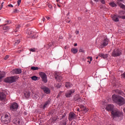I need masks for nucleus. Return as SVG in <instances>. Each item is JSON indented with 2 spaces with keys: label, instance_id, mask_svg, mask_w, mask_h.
Returning a JSON list of instances; mask_svg holds the SVG:
<instances>
[{
  "label": "nucleus",
  "instance_id": "obj_1",
  "mask_svg": "<svg viewBox=\"0 0 125 125\" xmlns=\"http://www.w3.org/2000/svg\"><path fill=\"white\" fill-rule=\"evenodd\" d=\"M111 115L113 119L115 118H120V117H123V112L119 111V109H114L111 111Z\"/></svg>",
  "mask_w": 125,
  "mask_h": 125
},
{
  "label": "nucleus",
  "instance_id": "obj_2",
  "mask_svg": "<svg viewBox=\"0 0 125 125\" xmlns=\"http://www.w3.org/2000/svg\"><path fill=\"white\" fill-rule=\"evenodd\" d=\"M1 121L2 124L7 125L10 123V117L7 114H5L4 116L1 117Z\"/></svg>",
  "mask_w": 125,
  "mask_h": 125
},
{
  "label": "nucleus",
  "instance_id": "obj_3",
  "mask_svg": "<svg viewBox=\"0 0 125 125\" xmlns=\"http://www.w3.org/2000/svg\"><path fill=\"white\" fill-rule=\"evenodd\" d=\"M17 80V76H11L10 77H7L5 79L4 82L5 83H15Z\"/></svg>",
  "mask_w": 125,
  "mask_h": 125
},
{
  "label": "nucleus",
  "instance_id": "obj_4",
  "mask_svg": "<svg viewBox=\"0 0 125 125\" xmlns=\"http://www.w3.org/2000/svg\"><path fill=\"white\" fill-rule=\"evenodd\" d=\"M122 54V50L116 48L114 49L111 53V56L112 57H118V56H121Z\"/></svg>",
  "mask_w": 125,
  "mask_h": 125
},
{
  "label": "nucleus",
  "instance_id": "obj_5",
  "mask_svg": "<svg viewBox=\"0 0 125 125\" xmlns=\"http://www.w3.org/2000/svg\"><path fill=\"white\" fill-rule=\"evenodd\" d=\"M19 107V105H18V104L14 102L11 104L9 106V108L11 111H12V112H15L18 110Z\"/></svg>",
  "mask_w": 125,
  "mask_h": 125
},
{
  "label": "nucleus",
  "instance_id": "obj_6",
  "mask_svg": "<svg viewBox=\"0 0 125 125\" xmlns=\"http://www.w3.org/2000/svg\"><path fill=\"white\" fill-rule=\"evenodd\" d=\"M73 120H77V115L75 113L70 112L68 114V120L72 122Z\"/></svg>",
  "mask_w": 125,
  "mask_h": 125
},
{
  "label": "nucleus",
  "instance_id": "obj_7",
  "mask_svg": "<svg viewBox=\"0 0 125 125\" xmlns=\"http://www.w3.org/2000/svg\"><path fill=\"white\" fill-rule=\"evenodd\" d=\"M42 81H43L44 83H47V77L46 76V74L44 72H40L39 74Z\"/></svg>",
  "mask_w": 125,
  "mask_h": 125
},
{
  "label": "nucleus",
  "instance_id": "obj_8",
  "mask_svg": "<svg viewBox=\"0 0 125 125\" xmlns=\"http://www.w3.org/2000/svg\"><path fill=\"white\" fill-rule=\"evenodd\" d=\"M26 34L28 35V38H31V39H36V35L34 33V32L32 31V30H30L29 29H27Z\"/></svg>",
  "mask_w": 125,
  "mask_h": 125
},
{
  "label": "nucleus",
  "instance_id": "obj_9",
  "mask_svg": "<svg viewBox=\"0 0 125 125\" xmlns=\"http://www.w3.org/2000/svg\"><path fill=\"white\" fill-rule=\"evenodd\" d=\"M125 104V100L123 97L120 96L118 101L116 103V104H118L119 106H123Z\"/></svg>",
  "mask_w": 125,
  "mask_h": 125
},
{
  "label": "nucleus",
  "instance_id": "obj_10",
  "mask_svg": "<svg viewBox=\"0 0 125 125\" xmlns=\"http://www.w3.org/2000/svg\"><path fill=\"white\" fill-rule=\"evenodd\" d=\"M75 93V89H71L69 91H67L66 93L65 94V96L67 98H70V97H72V95L73 93Z\"/></svg>",
  "mask_w": 125,
  "mask_h": 125
},
{
  "label": "nucleus",
  "instance_id": "obj_11",
  "mask_svg": "<svg viewBox=\"0 0 125 125\" xmlns=\"http://www.w3.org/2000/svg\"><path fill=\"white\" fill-rule=\"evenodd\" d=\"M121 96L118 95L113 94L112 96V101L114 103H117V101L119 100Z\"/></svg>",
  "mask_w": 125,
  "mask_h": 125
},
{
  "label": "nucleus",
  "instance_id": "obj_12",
  "mask_svg": "<svg viewBox=\"0 0 125 125\" xmlns=\"http://www.w3.org/2000/svg\"><path fill=\"white\" fill-rule=\"evenodd\" d=\"M11 73H13V75H14L15 74H16V75H18L22 73V70L20 68H17L12 70Z\"/></svg>",
  "mask_w": 125,
  "mask_h": 125
},
{
  "label": "nucleus",
  "instance_id": "obj_13",
  "mask_svg": "<svg viewBox=\"0 0 125 125\" xmlns=\"http://www.w3.org/2000/svg\"><path fill=\"white\" fill-rule=\"evenodd\" d=\"M42 89L43 91L46 93V94H49V93H50V89L46 86L42 87Z\"/></svg>",
  "mask_w": 125,
  "mask_h": 125
},
{
  "label": "nucleus",
  "instance_id": "obj_14",
  "mask_svg": "<svg viewBox=\"0 0 125 125\" xmlns=\"http://www.w3.org/2000/svg\"><path fill=\"white\" fill-rule=\"evenodd\" d=\"M105 110L107 111H113L114 110V105L107 104L105 107Z\"/></svg>",
  "mask_w": 125,
  "mask_h": 125
},
{
  "label": "nucleus",
  "instance_id": "obj_15",
  "mask_svg": "<svg viewBox=\"0 0 125 125\" xmlns=\"http://www.w3.org/2000/svg\"><path fill=\"white\" fill-rule=\"evenodd\" d=\"M55 78L56 79V81L57 82H59V83H60V82L62 81V79H63V77H62V76H61V75L55 74Z\"/></svg>",
  "mask_w": 125,
  "mask_h": 125
},
{
  "label": "nucleus",
  "instance_id": "obj_16",
  "mask_svg": "<svg viewBox=\"0 0 125 125\" xmlns=\"http://www.w3.org/2000/svg\"><path fill=\"white\" fill-rule=\"evenodd\" d=\"M6 95L3 92H0V101H3L5 100Z\"/></svg>",
  "mask_w": 125,
  "mask_h": 125
},
{
  "label": "nucleus",
  "instance_id": "obj_17",
  "mask_svg": "<svg viewBox=\"0 0 125 125\" xmlns=\"http://www.w3.org/2000/svg\"><path fill=\"white\" fill-rule=\"evenodd\" d=\"M102 45H103L104 46H106L108 45V43H109V40L107 38H105L102 41Z\"/></svg>",
  "mask_w": 125,
  "mask_h": 125
},
{
  "label": "nucleus",
  "instance_id": "obj_18",
  "mask_svg": "<svg viewBox=\"0 0 125 125\" xmlns=\"http://www.w3.org/2000/svg\"><path fill=\"white\" fill-rule=\"evenodd\" d=\"M112 19L114 22H119L120 19L118 18V15H113L112 16Z\"/></svg>",
  "mask_w": 125,
  "mask_h": 125
},
{
  "label": "nucleus",
  "instance_id": "obj_19",
  "mask_svg": "<svg viewBox=\"0 0 125 125\" xmlns=\"http://www.w3.org/2000/svg\"><path fill=\"white\" fill-rule=\"evenodd\" d=\"M113 93H116V94H120V95H123L124 94V92L119 89L113 90Z\"/></svg>",
  "mask_w": 125,
  "mask_h": 125
},
{
  "label": "nucleus",
  "instance_id": "obj_20",
  "mask_svg": "<svg viewBox=\"0 0 125 125\" xmlns=\"http://www.w3.org/2000/svg\"><path fill=\"white\" fill-rule=\"evenodd\" d=\"M51 101V99H48V100L46 102H45L42 107L44 110V109H45V108H46V106H47V105H49Z\"/></svg>",
  "mask_w": 125,
  "mask_h": 125
},
{
  "label": "nucleus",
  "instance_id": "obj_21",
  "mask_svg": "<svg viewBox=\"0 0 125 125\" xmlns=\"http://www.w3.org/2000/svg\"><path fill=\"white\" fill-rule=\"evenodd\" d=\"M80 109L81 111H83V113H86L88 111L87 108L84 106L81 107Z\"/></svg>",
  "mask_w": 125,
  "mask_h": 125
},
{
  "label": "nucleus",
  "instance_id": "obj_22",
  "mask_svg": "<svg viewBox=\"0 0 125 125\" xmlns=\"http://www.w3.org/2000/svg\"><path fill=\"white\" fill-rule=\"evenodd\" d=\"M65 86L67 87V88H70V87L73 86V85L70 82H66L65 84Z\"/></svg>",
  "mask_w": 125,
  "mask_h": 125
},
{
  "label": "nucleus",
  "instance_id": "obj_23",
  "mask_svg": "<svg viewBox=\"0 0 125 125\" xmlns=\"http://www.w3.org/2000/svg\"><path fill=\"white\" fill-rule=\"evenodd\" d=\"M99 56L102 57L104 59H106L108 57V54H100Z\"/></svg>",
  "mask_w": 125,
  "mask_h": 125
},
{
  "label": "nucleus",
  "instance_id": "obj_24",
  "mask_svg": "<svg viewBox=\"0 0 125 125\" xmlns=\"http://www.w3.org/2000/svg\"><path fill=\"white\" fill-rule=\"evenodd\" d=\"M71 51L72 53H73V54H77V53H78V49L72 48Z\"/></svg>",
  "mask_w": 125,
  "mask_h": 125
},
{
  "label": "nucleus",
  "instance_id": "obj_25",
  "mask_svg": "<svg viewBox=\"0 0 125 125\" xmlns=\"http://www.w3.org/2000/svg\"><path fill=\"white\" fill-rule=\"evenodd\" d=\"M80 96H79V95H75L73 98V100L74 101H79V100H80Z\"/></svg>",
  "mask_w": 125,
  "mask_h": 125
},
{
  "label": "nucleus",
  "instance_id": "obj_26",
  "mask_svg": "<svg viewBox=\"0 0 125 125\" xmlns=\"http://www.w3.org/2000/svg\"><path fill=\"white\" fill-rule=\"evenodd\" d=\"M30 95H31V92H25L24 93V96L26 98H29Z\"/></svg>",
  "mask_w": 125,
  "mask_h": 125
},
{
  "label": "nucleus",
  "instance_id": "obj_27",
  "mask_svg": "<svg viewBox=\"0 0 125 125\" xmlns=\"http://www.w3.org/2000/svg\"><path fill=\"white\" fill-rule=\"evenodd\" d=\"M109 5L112 7H116V6H117V4L115 3V2L113 1L109 3Z\"/></svg>",
  "mask_w": 125,
  "mask_h": 125
},
{
  "label": "nucleus",
  "instance_id": "obj_28",
  "mask_svg": "<svg viewBox=\"0 0 125 125\" xmlns=\"http://www.w3.org/2000/svg\"><path fill=\"white\" fill-rule=\"evenodd\" d=\"M4 78V72H0V82H1L0 80Z\"/></svg>",
  "mask_w": 125,
  "mask_h": 125
},
{
  "label": "nucleus",
  "instance_id": "obj_29",
  "mask_svg": "<svg viewBox=\"0 0 125 125\" xmlns=\"http://www.w3.org/2000/svg\"><path fill=\"white\" fill-rule=\"evenodd\" d=\"M31 69L33 70V71H36V70H38L39 69V67L38 66H32L31 67Z\"/></svg>",
  "mask_w": 125,
  "mask_h": 125
},
{
  "label": "nucleus",
  "instance_id": "obj_30",
  "mask_svg": "<svg viewBox=\"0 0 125 125\" xmlns=\"http://www.w3.org/2000/svg\"><path fill=\"white\" fill-rule=\"evenodd\" d=\"M38 78L39 77H38L36 76H33L31 77V79H32V81H37Z\"/></svg>",
  "mask_w": 125,
  "mask_h": 125
},
{
  "label": "nucleus",
  "instance_id": "obj_31",
  "mask_svg": "<svg viewBox=\"0 0 125 125\" xmlns=\"http://www.w3.org/2000/svg\"><path fill=\"white\" fill-rule=\"evenodd\" d=\"M33 98H34V99H40V96H39V95H38V94H35L34 95Z\"/></svg>",
  "mask_w": 125,
  "mask_h": 125
},
{
  "label": "nucleus",
  "instance_id": "obj_32",
  "mask_svg": "<svg viewBox=\"0 0 125 125\" xmlns=\"http://www.w3.org/2000/svg\"><path fill=\"white\" fill-rule=\"evenodd\" d=\"M10 29V28L9 27V26H4L3 27V30H9Z\"/></svg>",
  "mask_w": 125,
  "mask_h": 125
},
{
  "label": "nucleus",
  "instance_id": "obj_33",
  "mask_svg": "<svg viewBox=\"0 0 125 125\" xmlns=\"http://www.w3.org/2000/svg\"><path fill=\"white\" fill-rule=\"evenodd\" d=\"M58 120H59V118H58V117L54 118L52 119V121L53 122H56V121H57Z\"/></svg>",
  "mask_w": 125,
  "mask_h": 125
},
{
  "label": "nucleus",
  "instance_id": "obj_34",
  "mask_svg": "<svg viewBox=\"0 0 125 125\" xmlns=\"http://www.w3.org/2000/svg\"><path fill=\"white\" fill-rule=\"evenodd\" d=\"M15 122H16V125H20V120H19V119H18V120L16 119Z\"/></svg>",
  "mask_w": 125,
  "mask_h": 125
},
{
  "label": "nucleus",
  "instance_id": "obj_35",
  "mask_svg": "<svg viewBox=\"0 0 125 125\" xmlns=\"http://www.w3.org/2000/svg\"><path fill=\"white\" fill-rule=\"evenodd\" d=\"M65 21H66V23H69L70 22H71V20L69 18H67L65 20Z\"/></svg>",
  "mask_w": 125,
  "mask_h": 125
},
{
  "label": "nucleus",
  "instance_id": "obj_36",
  "mask_svg": "<svg viewBox=\"0 0 125 125\" xmlns=\"http://www.w3.org/2000/svg\"><path fill=\"white\" fill-rule=\"evenodd\" d=\"M117 4H118V5H119V6H120L123 4H122V1H117Z\"/></svg>",
  "mask_w": 125,
  "mask_h": 125
},
{
  "label": "nucleus",
  "instance_id": "obj_37",
  "mask_svg": "<svg viewBox=\"0 0 125 125\" xmlns=\"http://www.w3.org/2000/svg\"><path fill=\"white\" fill-rule=\"evenodd\" d=\"M61 83H58L57 85H56V87L57 88H60V87H61Z\"/></svg>",
  "mask_w": 125,
  "mask_h": 125
},
{
  "label": "nucleus",
  "instance_id": "obj_38",
  "mask_svg": "<svg viewBox=\"0 0 125 125\" xmlns=\"http://www.w3.org/2000/svg\"><path fill=\"white\" fill-rule=\"evenodd\" d=\"M29 51H32V52H35L36 49L35 48H30L29 49Z\"/></svg>",
  "mask_w": 125,
  "mask_h": 125
},
{
  "label": "nucleus",
  "instance_id": "obj_39",
  "mask_svg": "<svg viewBox=\"0 0 125 125\" xmlns=\"http://www.w3.org/2000/svg\"><path fill=\"white\" fill-rule=\"evenodd\" d=\"M101 3H102L103 4H105L106 3V2H105V0H100Z\"/></svg>",
  "mask_w": 125,
  "mask_h": 125
},
{
  "label": "nucleus",
  "instance_id": "obj_40",
  "mask_svg": "<svg viewBox=\"0 0 125 125\" xmlns=\"http://www.w3.org/2000/svg\"><path fill=\"white\" fill-rule=\"evenodd\" d=\"M48 6L49 7V8H50V9H52L53 8V6L52 5L50 4H48Z\"/></svg>",
  "mask_w": 125,
  "mask_h": 125
},
{
  "label": "nucleus",
  "instance_id": "obj_41",
  "mask_svg": "<svg viewBox=\"0 0 125 125\" xmlns=\"http://www.w3.org/2000/svg\"><path fill=\"white\" fill-rule=\"evenodd\" d=\"M120 7L121 8H123V9H125V5L124 4H122L121 6H120Z\"/></svg>",
  "mask_w": 125,
  "mask_h": 125
},
{
  "label": "nucleus",
  "instance_id": "obj_42",
  "mask_svg": "<svg viewBox=\"0 0 125 125\" xmlns=\"http://www.w3.org/2000/svg\"><path fill=\"white\" fill-rule=\"evenodd\" d=\"M14 13H18L19 12V10H17V9H16L13 11Z\"/></svg>",
  "mask_w": 125,
  "mask_h": 125
},
{
  "label": "nucleus",
  "instance_id": "obj_43",
  "mask_svg": "<svg viewBox=\"0 0 125 125\" xmlns=\"http://www.w3.org/2000/svg\"><path fill=\"white\" fill-rule=\"evenodd\" d=\"M15 44H18V43H20V41L19 40H17L15 42Z\"/></svg>",
  "mask_w": 125,
  "mask_h": 125
},
{
  "label": "nucleus",
  "instance_id": "obj_44",
  "mask_svg": "<svg viewBox=\"0 0 125 125\" xmlns=\"http://www.w3.org/2000/svg\"><path fill=\"white\" fill-rule=\"evenodd\" d=\"M3 7V2L1 3V6L0 7V10H1L2 9V8Z\"/></svg>",
  "mask_w": 125,
  "mask_h": 125
},
{
  "label": "nucleus",
  "instance_id": "obj_45",
  "mask_svg": "<svg viewBox=\"0 0 125 125\" xmlns=\"http://www.w3.org/2000/svg\"><path fill=\"white\" fill-rule=\"evenodd\" d=\"M8 58H9V56L6 55L5 56V57L4 58V60H7V59H8Z\"/></svg>",
  "mask_w": 125,
  "mask_h": 125
},
{
  "label": "nucleus",
  "instance_id": "obj_46",
  "mask_svg": "<svg viewBox=\"0 0 125 125\" xmlns=\"http://www.w3.org/2000/svg\"><path fill=\"white\" fill-rule=\"evenodd\" d=\"M52 45H53V42H51V43H49L48 44V46L49 47H51V46H52Z\"/></svg>",
  "mask_w": 125,
  "mask_h": 125
},
{
  "label": "nucleus",
  "instance_id": "obj_47",
  "mask_svg": "<svg viewBox=\"0 0 125 125\" xmlns=\"http://www.w3.org/2000/svg\"><path fill=\"white\" fill-rule=\"evenodd\" d=\"M17 2H18V6H19V5H20V3H21V0H18L17 1Z\"/></svg>",
  "mask_w": 125,
  "mask_h": 125
},
{
  "label": "nucleus",
  "instance_id": "obj_48",
  "mask_svg": "<svg viewBox=\"0 0 125 125\" xmlns=\"http://www.w3.org/2000/svg\"><path fill=\"white\" fill-rule=\"evenodd\" d=\"M79 52H84V50H83V49H80Z\"/></svg>",
  "mask_w": 125,
  "mask_h": 125
},
{
  "label": "nucleus",
  "instance_id": "obj_49",
  "mask_svg": "<svg viewBox=\"0 0 125 125\" xmlns=\"http://www.w3.org/2000/svg\"><path fill=\"white\" fill-rule=\"evenodd\" d=\"M88 59H90V61L91 62L92 61V57H88L87 58Z\"/></svg>",
  "mask_w": 125,
  "mask_h": 125
},
{
  "label": "nucleus",
  "instance_id": "obj_50",
  "mask_svg": "<svg viewBox=\"0 0 125 125\" xmlns=\"http://www.w3.org/2000/svg\"><path fill=\"white\" fill-rule=\"evenodd\" d=\"M65 117H66V114L64 113V114L62 116V119H63V118H65Z\"/></svg>",
  "mask_w": 125,
  "mask_h": 125
},
{
  "label": "nucleus",
  "instance_id": "obj_51",
  "mask_svg": "<svg viewBox=\"0 0 125 125\" xmlns=\"http://www.w3.org/2000/svg\"><path fill=\"white\" fill-rule=\"evenodd\" d=\"M62 125H67V122H62Z\"/></svg>",
  "mask_w": 125,
  "mask_h": 125
},
{
  "label": "nucleus",
  "instance_id": "obj_52",
  "mask_svg": "<svg viewBox=\"0 0 125 125\" xmlns=\"http://www.w3.org/2000/svg\"><path fill=\"white\" fill-rule=\"evenodd\" d=\"M16 30H19L20 29V26L18 25V26L16 27Z\"/></svg>",
  "mask_w": 125,
  "mask_h": 125
},
{
  "label": "nucleus",
  "instance_id": "obj_53",
  "mask_svg": "<svg viewBox=\"0 0 125 125\" xmlns=\"http://www.w3.org/2000/svg\"><path fill=\"white\" fill-rule=\"evenodd\" d=\"M117 17H118V18H121V19H122L123 16L117 15Z\"/></svg>",
  "mask_w": 125,
  "mask_h": 125
},
{
  "label": "nucleus",
  "instance_id": "obj_54",
  "mask_svg": "<svg viewBox=\"0 0 125 125\" xmlns=\"http://www.w3.org/2000/svg\"><path fill=\"white\" fill-rule=\"evenodd\" d=\"M22 51V50H18L16 51L17 53H20V52H21Z\"/></svg>",
  "mask_w": 125,
  "mask_h": 125
},
{
  "label": "nucleus",
  "instance_id": "obj_55",
  "mask_svg": "<svg viewBox=\"0 0 125 125\" xmlns=\"http://www.w3.org/2000/svg\"><path fill=\"white\" fill-rule=\"evenodd\" d=\"M8 6H9V7H13V6L11 4H9Z\"/></svg>",
  "mask_w": 125,
  "mask_h": 125
},
{
  "label": "nucleus",
  "instance_id": "obj_56",
  "mask_svg": "<svg viewBox=\"0 0 125 125\" xmlns=\"http://www.w3.org/2000/svg\"><path fill=\"white\" fill-rule=\"evenodd\" d=\"M42 20L43 22H44L45 21V18H43Z\"/></svg>",
  "mask_w": 125,
  "mask_h": 125
},
{
  "label": "nucleus",
  "instance_id": "obj_57",
  "mask_svg": "<svg viewBox=\"0 0 125 125\" xmlns=\"http://www.w3.org/2000/svg\"><path fill=\"white\" fill-rule=\"evenodd\" d=\"M79 31H77L76 32V35H79Z\"/></svg>",
  "mask_w": 125,
  "mask_h": 125
},
{
  "label": "nucleus",
  "instance_id": "obj_58",
  "mask_svg": "<svg viewBox=\"0 0 125 125\" xmlns=\"http://www.w3.org/2000/svg\"><path fill=\"white\" fill-rule=\"evenodd\" d=\"M78 45V43H76L74 44V46H77Z\"/></svg>",
  "mask_w": 125,
  "mask_h": 125
},
{
  "label": "nucleus",
  "instance_id": "obj_59",
  "mask_svg": "<svg viewBox=\"0 0 125 125\" xmlns=\"http://www.w3.org/2000/svg\"><path fill=\"white\" fill-rule=\"evenodd\" d=\"M7 23H11V21H10V20H8V21H7Z\"/></svg>",
  "mask_w": 125,
  "mask_h": 125
},
{
  "label": "nucleus",
  "instance_id": "obj_60",
  "mask_svg": "<svg viewBox=\"0 0 125 125\" xmlns=\"http://www.w3.org/2000/svg\"><path fill=\"white\" fill-rule=\"evenodd\" d=\"M17 32H18V29H15V33H17Z\"/></svg>",
  "mask_w": 125,
  "mask_h": 125
},
{
  "label": "nucleus",
  "instance_id": "obj_61",
  "mask_svg": "<svg viewBox=\"0 0 125 125\" xmlns=\"http://www.w3.org/2000/svg\"><path fill=\"white\" fill-rule=\"evenodd\" d=\"M122 19H125V16H122Z\"/></svg>",
  "mask_w": 125,
  "mask_h": 125
},
{
  "label": "nucleus",
  "instance_id": "obj_62",
  "mask_svg": "<svg viewBox=\"0 0 125 125\" xmlns=\"http://www.w3.org/2000/svg\"><path fill=\"white\" fill-rule=\"evenodd\" d=\"M77 112H80V108H77Z\"/></svg>",
  "mask_w": 125,
  "mask_h": 125
},
{
  "label": "nucleus",
  "instance_id": "obj_63",
  "mask_svg": "<svg viewBox=\"0 0 125 125\" xmlns=\"http://www.w3.org/2000/svg\"><path fill=\"white\" fill-rule=\"evenodd\" d=\"M94 1H95L96 2H97L98 1H99V0H94Z\"/></svg>",
  "mask_w": 125,
  "mask_h": 125
},
{
  "label": "nucleus",
  "instance_id": "obj_64",
  "mask_svg": "<svg viewBox=\"0 0 125 125\" xmlns=\"http://www.w3.org/2000/svg\"><path fill=\"white\" fill-rule=\"evenodd\" d=\"M123 111L125 113V108L123 109Z\"/></svg>",
  "mask_w": 125,
  "mask_h": 125
}]
</instances>
